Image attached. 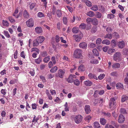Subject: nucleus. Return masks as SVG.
<instances>
[{"label":"nucleus","instance_id":"nucleus-1","mask_svg":"<svg viewBox=\"0 0 128 128\" xmlns=\"http://www.w3.org/2000/svg\"><path fill=\"white\" fill-rule=\"evenodd\" d=\"M82 50L79 48L75 50L74 52V56L76 58H79L82 56Z\"/></svg>","mask_w":128,"mask_h":128},{"label":"nucleus","instance_id":"nucleus-2","mask_svg":"<svg viewBox=\"0 0 128 128\" xmlns=\"http://www.w3.org/2000/svg\"><path fill=\"white\" fill-rule=\"evenodd\" d=\"M116 99V97L112 98L110 99L109 102V106L110 108L114 109L116 105L115 100Z\"/></svg>","mask_w":128,"mask_h":128},{"label":"nucleus","instance_id":"nucleus-3","mask_svg":"<svg viewBox=\"0 0 128 128\" xmlns=\"http://www.w3.org/2000/svg\"><path fill=\"white\" fill-rule=\"evenodd\" d=\"M121 54L120 52H116L114 55L113 59L116 61H118L121 59Z\"/></svg>","mask_w":128,"mask_h":128},{"label":"nucleus","instance_id":"nucleus-4","mask_svg":"<svg viewBox=\"0 0 128 128\" xmlns=\"http://www.w3.org/2000/svg\"><path fill=\"white\" fill-rule=\"evenodd\" d=\"M27 26L30 28L33 27L34 25V21L33 18H31L26 21Z\"/></svg>","mask_w":128,"mask_h":128},{"label":"nucleus","instance_id":"nucleus-5","mask_svg":"<svg viewBox=\"0 0 128 128\" xmlns=\"http://www.w3.org/2000/svg\"><path fill=\"white\" fill-rule=\"evenodd\" d=\"M82 117L80 115H78L75 116L74 119L75 122L78 124L80 123L82 121Z\"/></svg>","mask_w":128,"mask_h":128},{"label":"nucleus","instance_id":"nucleus-6","mask_svg":"<svg viewBox=\"0 0 128 128\" xmlns=\"http://www.w3.org/2000/svg\"><path fill=\"white\" fill-rule=\"evenodd\" d=\"M65 72L66 71L64 70L60 69L58 71V76L61 78H63Z\"/></svg>","mask_w":128,"mask_h":128},{"label":"nucleus","instance_id":"nucleus-7","mask_svg":"<svg viewBox=\"0 0 128 128\" xmlns=\"http://www.w3.org/2000/svg\"><path fill=\"white\" fill-rule=\"evenodd\" d=\"M83 36L82 35L81 36L78 34H74L73 36V37L74 38L76 41L77 42H80Z\"/></svg>","mask_w":128,"mask_h":128},{"label":"nucleus","instance_id":"nucleus-8","mask_svg":"<svg viewBox=\"0 0 128 128\" xmlns=\"http://www.w3.org/2000/svg\"><path fill=\"white\" fill-rule=\"evenodd\" d=\"M125 120V118L122 114H120L119 116V118L118 120V122L120 123H122Z\"/></svg>","mask_w":128,"mask_h":128},{"label":"nucleus","instance_id":"nucleus-9","mask_svg":"<svg viewBox=\"0 0 128 128\" xmlns=\"http://www.w3.org/2000/svg\"><path fill=\"white\" fill-rule=\"evenodd\" d=\"M125 45V43L123 41H120L118 43V46L120 48H124Z\"/></svg>","mask_w":128,"mask_h":128},{"label":"nucleus","instance_id":"nucleus-10","mask_svg":"<svg viewBox=\"0 0 128 128\" xmlns=\"http://www.w3.org/2000/svg\"><path fill=\"white\" fill-rule=\"evenodd\" d=\"M87 44L85 42H82L80 43L79 45L80 48L83 49L86 48L87 47Z\"/></svg>","mask_w":128,"mask_h":128},{"label":"nucleus","instance_id":"nucleus-11","mask_svg":"<svg viewBox=\"0 0 128 128\" xmlns=\"http://www.w3.org/2000/svg\"><path fill=\"white\" fill-rule=\"evenodd\" d=\"M23 16L25 18L27 19L29 18L30 15L29 13L26 10H25L23 12Z\"/></svg>","mask_w":128,"mask_h":128},{"label":"nucleus","instance_id":"nucleus-12","mask_svg":"<svg viewBox=\"0 0 128 128\" xmlns=\"http://www.w3.org/2000/svg\"><path fill=\"white\" fill-rule=\"evenodd\" d=\"M36 39L39 43L41 44L44 40V38L43 36H39Z\"/></svg>","mask_w":128,"mask_h":128},{"label":"nucleus","instance_id":"nucleus-13","mask_svg":"<svg viewBox=\"0 0 128 128\" xmlns=\"http://www.w3.org/2000/svg\"><path fill=\"white\" fill-rule=\"evenodd\" d=\"M90 107V106L89 105H86L85 106V110L87 114H89L91 111Z\"/></svg>","mask_w":128,"mask_h":128},{"label":"nucleus","instance_id":"nucleus-14","mask_svg":"<svg viewBox=\"0 0 128 128\" xmlns=\"http://www.w3.org/2000/svg\"><path fill=\"white\" fill-rule=\"evenodd\" d=\"M85 68L83 64H81L79 66L78 68V70L79 72H82L84 71L85 70Z\"/></svg>","mask_w":128,"mask_h":128},{"label":"nucleus","instance_id":"nucleus-15","mask_svg":"<svg viewBox=\"0 0 128 128\" xmlns=\"http://www.w3.org/2000/svg\"><path fill=\"white\" fill-rule=\"evenodd\" d=\"M85 85L87 86H90L92 84V82L89 80H86L84 82Z\"/></svg>","mask_w":128,"mask_h":128},{"label":"nucleus","instance_id":"nucleus-16","mask_svg":"<svg viewBox=\"0 0 128 128\" xmlns=\"http://www.w3.org/2000/svg\"><path fill=\"white\" fill-rule=\"evenodd\" d=\"M35 30L36 32L38 34L42 33V30L40 27H37L35 28Z\"/></svg>","mask_w":128,"mask_h":128},{"label":"nucleus","instance_id":"nucleus-17","mask_svg":"<svg viewBox=\"0 0 128 128\" xmlns=\"http://www.w3.org/2000/svg\"><path fill=\"white\" fill-rule=\"evenodd\" d=\"M92 24L94 25L97 26L98 24V21L96 18H92Z\"/></svg>","mask_w":128,"mask_h":128},{"label":"nucleus","instance_id":"nucleus-18","mask_svg":"<svg viewBox=\"0 0 128 128\" xmlns=\"http://www.w3.org/2000/svg\"><path fill=\"white\" fill-rule=\"evenodd\" d=\"M112 68H113L115 69L119 68L120 67V64L118 63H116L113 64L112 65Z\"/></svg>","mask_w":128,"mask_h":128},{"label":"nucleus","instance_id":"nucleus-19","mask_svg":"<svg viewBox=\"0 0 128 128\" xmlns=\"http://www.w3.org/2000/svg\"><path fill=\"white\" fill-rule=\"evenodd\" d=\"M89 78L90 79L94 78L96 80H98V78L96 76L91 73H90L88 75Z\"/></svg>","mask_w":128,"mask_h":128},{"label":"nucleus","instance_id":"nucleus-20","mask_svg":"<svg viewBox=\"0 0 128 128\" xmlns=\"http://www.w3.org/2000/svg\"><path fill=\"white\" fill-rule=\"evenodd\" d=\"M86 14L87 15L90 17H93L94 16V12L92 11H90L88 12H87Z\"/></svg>","mask_w":128,"mask_h":128},{"label":"nucleus","instance_id":"nucleus-21","mask_svg":"<svg viewBox=\"0 0 128 128\" xmlns=\"http://www.w3.org/2000/svg\"><path fill=\"white\" fill-rule=\"evenodd\" d=\"M112 38V35L110 34H108L106 35L104 37V39L107 38L109 39H111Z\"/></svg>","mask_w":128,"mask_h":128},{"label":"nucleus","instance_id":"nucleus-22","mask_svg":"<svg viewBox=\"0 0 128 128\" xmlns=\"http://www.w3.org/2000/svg\"><path fill=\"white\" fill-rule=\"evenodd\" d=\"M102 43L103 44L109 45L110 44V42L108 40H104L102 41Z\"/></svg>","mask_w":128,"mask_h":128},{"label":"nucleus","instance_id":"nucleus-23","mask_svg":"<svg viewBox=\"0 0 128 128\" xmlns=\"http://www.w3.org/2000/svg\"><path fill=\"white\" fill-rule=\"evenodd\" d=\"M56 14L58 17L60 18L62 16V14L61 10H58L56 11Z\"/></svg>","mask_w":128,"mask_h":128},{"label":"nucleus","instance_id":"nucleus-24","mask_svg":"<svg viewBox=\"0 0 128 128\" xmlns=\"http://www.w3.org/2000/svg\"><path fill=\"white\" fill-rule=\"evenodd\" d=\"M116 86L117 89L122 88L124 87L123 84L120 82L116 84Z\"/></svg>","mask_w":128,"mask_h":128},{"label":"nucleus","instance_id":"nucleus-25","mask_svg":"<svg viewBox=\"0 0 128 128\" xmlns=\"http://www.w3.org/2000/svg\"><path fill=\"white\" fill-rule=\"evenodd\" d=\"M39 43L36 39L33 42V46H37L39 45Z\"/></svg>","mask_w":128,"mask_h":128},{"label":"nucleus","instance_id":"nucleus-26","mask_svg":"<svg viewBox=\"0 0 128 128\" xmlns=\"http://www.w3.org/2000/svg\"><path fill=\"white\" fill-rule=\"evenodd\" d=\"M100 122L101 124L104 125L106 123V120L104 118H102L100 119Z\"/></svg>","mask_w":128,"mask_h":128},{"label":"nucleus","instance_id":"nucleus-27","mask_svg":"<svg viewBox=\"0 0 128 128\" xmlns=\"http://www.w3.org/2000/svg\"><path fill=\"white\" fill-rule=\"evenodd\" d=\"M92 51L94 53V55L97 56H99V54L98 51L96 48H94L93 49Z\"/></svg>","mask_w":128,"mask_h":128},{"label":"nucleus","instance_id":"nucleus-28","mask_svg":"<svg viewBox=\"0 0 128 128\" xmlns=\"http://www.w3.org/2000/svg\"><path fill=\"white\" fill-rule=\"evenodd\" d=\"M122 51L123 54L128 55V48H125L123 49Z\"/></svg>","mask_w":128,"mask_h":128},{"label":"nucleus","instance_id":"nucleus-29","mask_svg":"<svg viewBox=\"0 0 128 128\" xmlns=\"http://www.w3.org/2000/svg\"><path fill=\"white\" fill-rule=\"evenodd\" d=\"M2 24L3 26H8L9 25V24L8 22L6 20H2Z\"/></svg>","mask_w":128,"mask_h":128},{"label":"nucleus","instance_id":"nucleus-30","mask_svg":"<svg viewBox=\"0 0 128 128\" xmlns=\"http://www.w3.org/2000/svg\"><path fill=\"white\" fill-rule=\"evenodd\" d=\"M73 79L72 76V74H70L68 79L67 81L69 83L73 82Z\"/></svg>","mask_w":128,"mask_h":128},{"label":"nucleus","instance_id":"nucleus-31","mask_svg":"<svg viewBox=\"0 0 128 128\" xmlns=\"http://www.w3.org/2000/svg\"><path fill=\"white\" fill-rule=\"evenodd\" d=\"M94 125L95 128H100V124L98 122H94Z\"/></svg>","mask_w":128,"mask_h":128},{"label":"nucleus","instance_id":"nucleus-32","mask_svg":"<svg viewBox=\"0 0 128 128\" xmlns=\"http://www.w3.org/2000/svg\"><path fill=\"white\" fill-rule=\"evenodd\" d=\"M58 69L57 67L55 66L53 67L50 70V72L52 73L55 72Z\"/></svg>","mask_w":128,"mask_h":128},{"label":"nucleus","instance_id":"nucleus-33","mask_svg":"<svg viewBox=\"0 0 128 128\" xmlns=\"http://www.w3.org/2000/svg\"><path fill=\"white\" fill-rule=\"evenodd\" d=\"M128 99V97L126 96H123L122 97L121 101L122 102H124Z\"/></svg>","mask_w":128,"mask_h":128},{"label":"nucleus","instance_id":"nucleus-34","mask_svg":"<svg viewBox=\"0 0 128 128\" xmlns=\"http://www.w3.org/2000/svg\"><path fill=\"white\" fill-rule=\"evenodd\" d=\"M73 82L75 85L78 86L80 84V82L78 79H76L74 80Z\"/></svg>","mask_w":128,"mask_h":128},{"label":"nucleus","instance_id":"nucleus-35","mask_svg":"<svg viewBox=\"0 0 128 128\" xmlns=\"http://www.w3.org/2000/svg\"><path fill=\"white\" fill-rule=\"evenodd\" d=\"M78 28L74 27L72 29V31L74 34H76L78 32Z\"/></svg>","mask_w":128,"mask_h":128},{"label":"nucleus","instance_id":"nucleus-36","mask_svg":"<svg viewBox=\"0 0 128 128\" xmlns=\"http://www.w3.org/2000/svg\"><path fill=\"white\" fill-rule=\"evenodd\" d=\"M96 18H100L102 16V14L100 12H96Z\"/></svg>","mask_w":128,"mask_h":128},{"label":"nucleus","instance_id":"nucleus-37","mask_svg":"<svg viewBox=\"0 0 128 128\" xmlns=\"http://www.w3.org/2000/svg\"><path fill=\"white\" fill-rule=\"evenodd\" d=\"M91 9L93 10L96 11L98 10V6L96 5H95L93 6Z\"/></svg>","mask_w":128,"mask_h":128},{"label":"nucleus","instance_id":"nucleus-38","mask_svg":"<svg viewBox=\"0 0 128 128\" xmlns=\"http://www.w3.org/2000/svg\"><path fill=\"white\" fill-rule=\"evenodd\" d=\"M97 26H93L91 30V32L92 33H95L97 30Z\"/></svg>","mask_w":128,"mask_h":128},{"label":"nucleus","instance_id":"nucleus-39","mask_svg":"<svg viewBox=\"0 0 128 128\" xmlns=\"http://www.w3.org/2000/svg\"><path fill=\"white\" fill-rule=\"evenodd\" d=\"M84 2L86 3V5L88 6H92V3L89 1L87 0H85Z\"/></svg>","mask_w":128,"mask_h":128},{"label":"nucleus","instance_id":"nucleus-40","mask_svg":"<svg viewBox=\"0 0 128 128\" xmlns=\"http://www.w3.org/2000/svg\"><path fill=\"white\" fill-rule=\"evenodd\" d=\"M86 27V24L84 23L80 25L79 26L80 28L81 29H85Z\"/></svg>","mask_w":128,"mask_h":128},{"label":"nucleus","instance_id":"nucleus-41","mask_svg":"<svg viewBox=\"0 0 128 128\" xmlns=\"http://www.w3.org/2000/svg\"><path fill=\"white\" fill-rule=\"evenodd\" d=\"M50 56H48L47 57L44 58L43 59V61L44 62L47 63L49 60Z\"/></svg>","mask_w":128,"mask_h":128},{"label":"nucleus","instance_id":"nucleus-42","mask_svg":"<svg viewBox=\"0 0 128 128\" xmlns=\"http://www.w3.org/2000/svg\"><path fill=\"white\" fill-rule=\"evenodd\" d=\"M34 51H35L37 52L38 54L39 53L40 51L37 48H33L32 49L31 52Z\"/></svg>","mask_w":128,"mask_h":128},{"label":"nucleus","instance_id":"nucleus-43","mask_svg":"<svg viewBox=\"0 0 128 128\" xmlns=\"http://www.w3.org/2000/svg\"><path fill=\"white\" fill-rule=\"evenodd\" d=\"M41 54L42 57H44L47 56L48 53L46 51H44L42 52H41Z\"/></svg>","mask_w":128,"mask_h":128},{"label":"nucleus","instance_id":"nucleus-44","mask_svg":"<svg viewBox=\"0 0 128 128\" xmlns=\"http://www.w3.org/2000/svg\"><path fill=\"white\" fill-rule=\"evenodd\" d=\"M42 61V60L41 58H39L35 60V62L38 64H39Z\"/></svg>","mask_w":128,"mask_h":128},{"label":"nucleus","instance_id":"nucleus-45","mask_svg":"<svg viewBox=\"0 0 128 128\" xmlns=\"http://www.w3.org/2000/svg\"><path fill=\"white\" fill-rule=\"evenodd\" d=\"M90 62L94 64H96L98 62V61L96 59H93L91 60Z\"/></svg>","mask_w":128,"mask_h":128},{"label":"nucleus","instance_id":"nucleus-46","mask_svg":"<svg viewBox=\"0 0 128 128\" xmlns=\"http://www.w3.org/2000/svg\"><path fill=\"white\" fill-rule=\"evenodd\" d=\"M64 106L65 107V111L66 112L68 111H69V108L68 107V104L67 102H66Z\"/></svg>","mask_w":128,"mask_h":128},{"label":"nucleus","instance_id":"nucleus-47","mask_svg":"<svg viewBox=\"0 0 128 128\" xmlns=\"http://www.w3.org/2000/svg\"><path fill=\"white\" fill-rule=\"evenodd\" d=\"M115 16L114 15L112 14H109L108 15L107 18L110 19H113Z\"/></svg>","mask_w":128,"mask_h":128},{"label":"nucleus","instance_id":"nucleus-48","mask_svg":"<svg viewBox=\"0 0 128 128\" xmlns=\"http://www.w3.org/2000/svg\"><path fill=\"white\" fill-rule=\"evenodd\" d=\"M88 46L90 48H94L96 46L95 44L90 43L88 44Z\"/></svg>","mask_w":128,"mask_h":128},{"label":"nucleus","instance_id":"nucleus-49","mask_svg":"<svg viewBox=\"0 0 128 128\" xmlns=\"http://www.w3.org/2000/svg\"><path fill=\"white\" fill-rule=\"evenodd\" d=\"M8 19L9 20L11 23L14 22L15 21L13 19L12 16H9L8 17Z\"/></svg>","mask_w":128,"mask_h":128},{"label":"nucleus","instance_id":"nucleus-50","mask_svg":"<svg viewBox=\"0 0 128 128\" xmlns=\"http://www.w3.org/2000/svg\"><path fill=\"white\" fill-rule=\"evenodd\" d=\"M113 34L115 38H116V39L118 38H119V35L118 34V33L116 32H114L113 33Z\"/></svg>","mask_w":128,"mask_h":128},{"label":"nucleus","instance_id":"nucleus-51","mask_svg":"<svg viewBox=\"0 0 128 128\" xmlns=\"http://www.w3.org/2000/svg\"><path fill=\"white\" fill-rule=\"evenodd\" d=\"M38 16L39 17L41 18L44 16V14L42 12H39L38 14Z\"/></svg>","mask_w":128,"mask_h":128},{"label":"nucleus","instance_id":"nucleus-52","mask_svg":"<svg viewBox=\"0 0 128 128\" xmlns=\"http://www.w3.org/2000/svg\"><path fill=\"white\" fill-rule=\"evenodd\" d=\"M4 35L8 38L10 37V36L8 34V32L7 31H4Z\"/></svg>","mask_w":128,"mask_h":128},{"label":"nucleus","instance_id":"nucleus-53","mask_svg":"<svg viewBox=\"0 0 128 128\" xmlns=\"http://www.w3.org/2000/svg\"><path fill=\"white\" fill-rule=\"evenodd\" d=\"M105 76V75L104 74H100L98 77V78L99 80H101L104 78Z\"/></svg>","mask_w":128,"mask_h":128},{"label":"nucleus","instance_id":"nucleus-54","mask_svg":"<svg viewBox=\"0 0 128 128\" xmlns=\"http://www.w3.org/2000/svg\"><path fill=\"white\" fill-rule=\"evenodd\" d=\"M102 39L100 38H98L96 41V43L97 44H100L102 42Z\"/></svg>","mask_w":128,"mask_h":128},{"label":"nucleus","instance_id":"nucleus-55","mask_svg":"<svg viewBox=\"0 0 128 128\" xmlns=\"http://www.w3.org/2000/svg\"><path fill=\"white\" fill-rule=\"evenodd\" d=\"M92 18H89L86 19V21L88 24H89V23L90 22H92Z\"/></svg>","mask_w":128,"mask_h":128},{"label":"nucleus","instance_id":"nucleus-56","mask_svg":"<svg viewBox=\"0 0 128 128\" xmlns=\"http://www.w3.org/2000/svg\"><path fill=\"white\" fill-rule=\"evenodd\" d=\"M103 113L104 116L108 117H110L111 115L110 114L109 112H104Z\"/></svg>","mask_w":128,"mask_h":128},{"label":"nucleus","instance_id":"nucleus-57","mask_svg":"<svg viewBox=\"0 0 128 128\" xmlns=\"http://www.w3.org/2000/svg\"><path fill=\"white\" fill-rule=\"evenodd\" d=\"M54 74H49L47 76L48 78L49 79H50L54 77Z\"/></svg>","mask_w":128,"mask_h":128},{"label":"nucleus","instance_id":"nucleus-58","mask_svg":"<svg viewBox=\"0 0 128 128\" xmlns=\"http://www.w3.org/2000/svg\"><path fill=\"white\" fill-rule=\"evenodd\" d=\"M111 124L113 126H114L116 127H117L118 126V125L117 124L116 122H115L113 121H112L111 122Z\"/></svg>","mask_w":128,"mask_h":128},{"label":"nucleus","instance_id":"nucleus-59","mask_svg":"<svg viewBox=\"0 0 128 128\" xmlns=\"http://www.w3.org/2000/svg\"><path fill=\"white\" fill-rule=\"evenodd\" d=\"M106 31L109 33L112 32V28L108 27L106 29Z\"/></svg>","mask_w":128,"mask_h":128},{"label":"nucleus","instance_id":"nucleus-60","mask_svg":"<svg viewBox=\"0 0 128 128\" xmlns=\"http://www.w3.org/2000/svg\"><path fill=\"white\" fill-rule=\"evenodd\" d=\"M120 112L123 114H126V110L124 108H121L120 110Z\"/></svg>","mask_w":128,"mask_h":128},{"label":"nucleus","instance_id":"nucleus-61","mask_svg":"<svg viewBox=\"0 0 128 128\" xmlns=\"http://www.w3.org/2000/svg\"><path fill=\"white\" fill-rule=\"evenodd\" d=\"M63 20L64 23V24H66L67 22V20L66 18L65 17H64L63 18Z\"/></svg>","mask_w":128,"mask_h":128},{"label":"nucleus","instance_id":"nucleus-62","mask_svg":"<svg viewBox=\"0 0 128 128\" xmlns=\"http://www.w3.org/2000/svg\"><path fill=\"white\" fill-rule=\"evenodd\" d=\"M91 117L90 115H88L86 116L85 120H89L91 118Z\"/></svg>","mask_w":128,"mask_h":128},{"label":"nucleus","instance_id":"nucleus-63","mask_svg":"<svg viewBox=\"0 0 128 128\" xmlns=\"http://www.w3.org/2000/svg\"><path fill=\"white\" fill-rule=\"evenodd\" d=\"M32 106L33 109H36L37 108V105L35 103L32 104Z\"/></svg>","mask_w":128,"mask_h":128},{"label":"nucleus","instance_id":"nucleus-64","mask_svg":"<svg viewBox=\"0 0 128 128\" xmlns=\"http://www.w3.org/2000/svg\"><path fill=\"white\" fill-rule=\"evenodd\" d=\"M111 74L112 76H118L117 72H113L111 73Z\"/></svg>","mask_w":128,"mask_h":128}]
</instances>
